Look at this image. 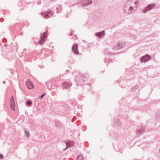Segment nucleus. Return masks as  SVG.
<instances>
[{"mask_svg":"<svg viewBox=\"0 0 160 160\" xmlns=\"http://www.w3.org/2000/svg\"><path fill=\"white\" fill-rule=\"evenodd\" d=\"M3 158V156L2 154H0V159H2Z\"/></svg>","mask_w":160,"mask_h":160,"instance_id":"aec40b11","label":"nucleus"},{"mask_svg":"<svg viewBox=\"0 0 160 160\" xmlns=\"http://www.w3.org/2000/svg\"><path fill=\"white\" fill-rule=\"evenodd\" d=\"M156 6L155 3H153L151 4L148 5L143 10V12L144 13H146L148 11L152 10L154 7Z\"/></svg>","mask_w":160,"mask_h":160,"instance_id":"7ed1b4c3","label":"nucleus"},{"mask_svg":"<svg viewBox=\"0 0 160 160\" xmlns=\"http://www.w3.org/2000/svg\"><path fill=\"white\" fill-rule=\"evenodd\" d=\"M145 130V129L141 128H137V133H138L139 134H142L144 132V130Z\"/></svg>","mask_w":160,"mask_h":160,"instance_id":"4468645a","label":"nucleus"},{"mask_svg":"<svg viewBox=\"0 0 160 160\" xmlns=\"http://www.w3.org/2000/svg\"><path fill=\"white\" fill-rule=\"evenodd\" d=\"M27 104L28 105H30L32 104V102L30 101H27Z\"/></svg>","mask_w":160,"mask_h":160,"instance_id":"6ab92c4d","label":"nucleus"},{"mask_svg":"<svg viewBox=\"0 0 160 160\" xmlns=\"http://www.w3.org/2000/svg\"><path fill=\"white\" fill-rule=\"evenodd\" d=\"M95 34L96 36L99 37L103 36L105 34V31H103L101 32L96 33H95Z\"/></svg>","mask_w":160,"mask_h":160,"instance_id":"ddd939ff","label":"nucleus"},{"mask_svg":"<svg viewBox=\"0 0 160 160\" xmlns=\"http://www.w3.org/2000/svg\"><path fill=\"white\" fill-rule=\"evenodd\" d=\"M70 35L71 36H73V35L72 33H70Z\"/></svg>","mask_w":160,"mask_h":160,"instance_id":"4be33fe9","label":"nucleus"},{"mask_svg":"<svg viewBox=\"0 0 160 160\" xmlns=\"http://www.w3.org/2000/svg\"><path fill=\"white\" fill-rule=\"evenodd\" d=\"M27 87L29 89H32L33 88L34 85L32 82L29 80H27L26 82Z\"/></svg>","mask_w":160,"mask_h":160,"instance_id":"6e6552de","label":"nucleus"},{"mask_svg":"<svg viewBox=\"0 0 160 160\" xmlns=\"http://www.w3.org/2000/svg\"><path fill=\"white\" fill-rule=\"evenodd\" d=\"M159 152H160V148L159 149Z\"/></svg>","mask_w":160,"mask_h":160,"instance_id":"b1692460","label":"nucleus"},{"mask_svg":"<svg viewBox=\"0 0 160 160\" xmlns=\"http://www.w3.org/2000/svg\"><path fill=\"white\" fill-rule=\"evenodd\" d=\"M78 77H76V79L78 81V82H79L80 84L82 85L86 84L85 82L87 80V78L85 77L84 75L82 74H80L79 75V78L78 79Z\"/></svg>","mask_w":160,"mask_h":160,"instance_id":"f03ea898","label":"nucleus"},{"mask_svg":"<svg viewBox=\"0 0 160 160\" xmlns=\"http://www.w3.org/2000/svg\"><path fill=\"white\" fill-rule=\"evenodd\" d=\"M67 147L73 146L74 145V143L72 141H70L66 143Z\"/></svg>","mask_w":160,"mask_h":160,"instance_id":"2eb2a0df","label":"nucleus"},{"mask_svg":"<svg viewBox=\"0 0 160 160\" xmlns=\"http://www.w3.org/2000/svg\"><path fill=\"white\" fill-rule=\"evenodd\" d=\"M45 95V93H44L43 94L41 95V96H40V98H42Z\"/></svg>","mask_w":160,"mask_h":160,"instance_id":"412c9836","label":"nucleus"},{"mask_svg":"<svg viewBox=\"0 0 160 160\" xmlns=\"http://www.w3.org/2000/svg\"><path fill=\"white\" fill-rule=\"evenodd\" d=\"M50 12V10H48V11L46 12L45 13H41V14L42 16H43L45 18H49V15H48L46 13H49Z\"/></svg>","mask_w":160,"mask_h":160,"instance_id":"f8f14e48","label":"nucleus"},{"mask_svg":"<svg viewBox=\"0 0 160 160\" xmlns=\"http://www.w3.org/2000/svg\"><path fill=\"white\" fill-rule=\"evenodd\" d=\"M10 108L12 110L14 111L15 110V104L13 97L12 96L10 99Z\"/></svg>","mask_w":160,"mask_h":160,"instance_id":"0eeeda50","label":"nucleus"},{"mask_svg":"<svg viewBox=\"0 0 160 160\" xmlns=\"http://www.w3.org/2000/svg\"><path fill=\"white\" fill-rule=\"evenodd\" d=\"M62 85L64 88L67 89L70 87L72 85V84L70 82L66 81L62 83Z\"/></svg>","mask_w":160,"mask_h":160,"instance_id":"9d476101","label":"nucleus"},{"mask_svg":"<svg viewBox=\"0 0 160 160\" xmlns=\"http://www.w3.org/2000/svg\"><path fill=\"white\" fill-rule=\"evenodd\" d=\"M72 50L76 54H78L79 52L78 49V45L77 44H74L72 47Z\"/></svg>","mask_w":160,"mask_h":160,"instance_id":"1a4fd4ad","label":"nucleus"},{"mask_svg":"<svg viewBox=\"0 0 160 160\" xmlns=\"http://www.w3.org/2000/svg\"><path fill=\"white\" fill-rule=\"evenodd\" d=\"M1 20H2V19H0V22H2V21H1Z\"/></svg>","mask_w":160,"mask_h":160,"instance_id":"5701e85b","label":"nucleus"},{"mask_svg":"<svg viewBox=\"0 0 160 160\" xmlns=\"http://www.w3.org/2000/svg\"><path fill=\"white\" fill-rule=\"evenodd\" d=\"M139 3L138 0H128L125 4L124 10L125 12L128 14H132L137 9V7Z\"/></svg>","mask_w":160,"mask_h":160,"instance_id":"f257e3e1","label":"nucleus"},{"mask_svg":"<svg viewBox=\"0 0 160 160\" xmlns=\"http://www.w3.org/2000/svg\"><path fill=\"white\" fill-rule=\"evenodd\" d=\"M25 133L27 135V136L28 138L29 137V133L28 130H25Z\"/></svg>","mask_w":160,"mask_h":160,"instance_id":"a211bd4d","label":"nucleus"},{"mask_svg":"<svg viewBox=\"0 0 160 160\" xmlns=\"http://www.w3.org/2000/svg\"><path fill=\"white\" fill-rule=\"evenodd\" d=\"M47 32H45L40 36V39L38 42V43L40 45H42L45 42L47 37Z\"/></svg>","mask_w":160,"mask_h":160,"instance_id":"20e7f679","label":"nucleus"},{"mask_svg":"<svg viewBox=\"0 0 160 160\" xmlns=\"http://www.w3.org/2000/svg\"><path fill=\"white\" fill-rule=\"evenodd\" d=\"M77 160H83V157L81 154L77 156Z\"/></svg>","mask_w":160,"mask_h":160,"instance_id":"f3484780","label":"nucleus"},{"mask_svg":"<svg viewBox=\"0 0 160 160\" xmlns=\"http://www.w3.org/2000/svg\"><path fill=\"white\" fill-rule=\"evenodd\" d=\"M124 42H119L116 46L113 47V49L114 50L120 49L122 48L124 46Z\"/></svg>","mask_w":160,"mask_h":160,"instance_id":"423d86ee","label":"nucleus"},{"mask_svg":"<svg viewBox=\"0 0 160 160\" xmlns=\"http://www.w3.org/2000/svg\"><path fill=\"white\" fill-rule=\"evenodd\" d=\"M92 3L91 0H83L82 5L83 6H88L91 4Z\"/></svg>","mask_w":160,"mask_h":160,"instance_id":"9b49d317","label":"nucleus"},{"mask_svg":"<svg viewBox=\"0 0 160 160\" xmlns=\"http://www.w3.org/2000/svg\"><path fill=\"white\" fill-rule=\"evenodd\" d=\"M156 118L158 120H160V110L157 112Z\"/></svg>","mask_w":160,"mask_h":160,"instance_id":"dca6fc26","label":"nucleus"},{"mask_svg":"<svg viewBox=\"0 0 160 160\" xmlns=\"http://www.w3.org/2000/svg\"><path fill=\"white\" fill-rule=\"evenodd\" d=\"M151 56L148 54L140 58V60L141 62H147L151 59Z\"/></svg>","mask_w":160,"mask_h":160,"instance_id":"39448f33","label":"nucleus"}]
</instances>
